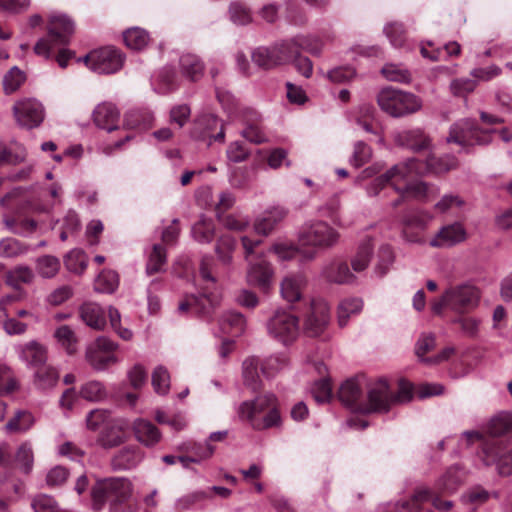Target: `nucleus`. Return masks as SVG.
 Instances as JSON below:
<instances>
[{
  "label": "nucleus",
  "instance_id": "54",
  "mask_svg": "<svg viewBox=\"0 0 512 512\" xmlns=\"http://www.w3.org/2000/svg\"><path fill=\"white\" fill-rule=\"evenodd\" d=\"M258 360L256 358H247L243 362V377L245 384L256 391L260 387L259 375L257 371Z\"/></svg>",
  "mask_w": 512,
  "mask_h": 512
},
{
  "label": "nucleus",
  "instance_id": "60",
  "mask_svg": "<svg viewBox=\"0 0 512 512\" xmlns=\"http://www.w3.org/2000/svg\"><path fill=\"white\" fill-rule=\"evenodd\" d=\"M26 77L23 71L17 67L11 68L4 76L3 88L7 94L15 92L25 81Z\"/></svg>",
  "mask_w": 512,
  "mask_h": 512
},
{
  "label": "nucleus",
  "instance_id": "9",
  "mask_svg": "<svg viewBox=\"0 0 512 512\" xmlns=\"http://www.w3.org/2000/svg\"><path fill=\"white\" fill-rule=\"evenodd\" d=\"M476 458L484 467L495 466L500 476L512 475V447H504L499 441L486 440Z\"/></svg>",
  "mask_w": 512,
  "mask_h": 512
},
{
  "label": "nucleus",
  "instance_id": "33",
  "mask_svg": "<svg viewBox=\"0 0 512 512\" xmlns=\"http://www.w3.org/2000/svg\"><path fill=\"white\" fill-rule=\"evenodd\" d=\"M133 432L136 439L148 447L157 444L161 438L158 428L152 422L145 419L134 421Z\"/></svg>",
  "mask_w": 512,
  "mask_h": 512
},
{
  "label": "nucleus",
  "instance_id": "44",
  "mask_svg": "<svg viewBox=\"0 0 512 512\" xmlns=\"http://www.w3.org/2000/svg\"><path fill=\"white\" fill-rule=\"evenodd\" d=\"M35 268L42 278H53L60 270V261L55 256L44 255L36 259Z\"/></svg>",
  "mask_w": 512,
  "mask_h": 512
},
{
  "label": "nucleus",
  "instance_id": "2",
  "mask_svg": "<svg viewBox=\"0 0 512 512\" xmlns=\"http://www.w3.org/2000/svg\"><path fill=\"white\" fill-rule=\"evenodd\" d=\"M423 174L422 166L414 158L399 162L384 173L376 176L366 186L365 190L369 197H376L387 186L394 191H400L406 183L417 176Z\"/></svg>",
  "mask_w": 512,
  "mask_h": 512
},
{
  "label": "nucleus",
  "instance_id": "53",
  "mask_svg": "<svg viewBox=\"0 0 512 512\" xmlns=\"http://www.w3.org/2000/svg\"><path fill=\"white\" fill-rule=\"evenodd\" d=\"M152 385L156 393L166 395L170 389V375L164 366H157L152 373Z\"/></svg>",
  "mask_w": 512,
  "mask_h": 512
},
{
  "label": "nucleus",
  "instance_id": "27",
  "mask_svg": "<svg viewBox=\"0 0 512 512\" xmlns=\"http://www.w3.org/2000/svg\"><path fill=\"white\" fill-rule=\"evenodd\" d=\"M92 116L97 127L110 132L116 129L120 112L114 104L103 102L95 107Z\"/></svg>",
  "mask_w": 512,
  "mask_h": 512
},
{
  "label": "nucleus",
  "instance_id": "8",
  "mask_svg": "<svg viewBox=\"0 0 512 512\" xmlns=\"http://www.w3.org/2000/svg\"><path fill=\"white\" fill-rule=\"evenodd\" d=\"M74 33V22L64 14H52L48 23V37L40 39L34 51L48 58L55 45H66Z\"/></svg>",
  "mask_w": 512,
  "mask_h": 512
},
{
  "label": "nucleus",
  "instance_id": "29",
  "mask_svg": "<svg viewBox=\"0 0 512 512\" xmlns=\"http://www.w3.org/2000/svg\"><path fill=\"white\" fill-rule=\"evenodd\" d=\"M144 455L137 446H127L119 450L112 458L111 465L114 470H129L135 468Z\"/></svg>",
  "mask_w": 512,
  "mask_h": 512
},
{
  "label": "nucleus",
  "instance_id": "50",
  "mask_svg": "<svg viewBox=\"0 0 512 512\" xmlns=\"http://www.w3.org/2000/svg\"><path fill=\"white\" fill-rule=\"evenodd\" d=\"M80 396L91 402H98L106 398L107 392L102 383L98 381H89L81 386Z\"/></svg>",
  "mask_w": 512,
  "mask_h": 512
},
{
  "label": "nucleus",
  "instance_id": "45",
  "mask_svg": "<svg viewBox=\"0 0 512 512\" xmlns=\"http://www.w3.org/2000/svg\"><path fill=\"white\" fill-rule=\"evenodd\" d=\"M166 264V251L161 244H155L152 247L146 264L148 275L162 272Z\"/></svg>",
  "mask_w": 512,
  "mask_h": 512
},
{
  "label": "nucleus",
  "instance_id": "36",
  "mask_svg": "<svg viewBox=\"0 0 512 512\" xmlns=\"http://www.w3.org/2000/svg\"><path fill=\"white\" fill-rule=\"evenodd\" d=\"M59 380L58 370L51 365H42L36 368L33 375V384L37 389L49 390L56 386Z\"/></svg>",
  "mask_w": 512,
  "mask_h": 512
},
{
  "label": "nucleus",
  "instance_id": "63",
  "mask_svg": "<svg viewBox=\"0 0 512 512\" xmlns=\"http://www.w3.org/2000/svg\"><path fill=\"white\" fill-rule=\"evenodd\" d=\"M394 262V253L389 245H383L378 251V262L375 271L379 276H384Z\"/></svg>",
  "mask_w": 512,
  "mask_h": 512
},
{
  "label": "nucleus",
  "instance_id": "42",
  "mask_svg": "<svg viewBox=\"0 0 512 512\" xmlns=\"http://www.w3.org/2000/svg\"><path fill=\"white\" fill-rule=\"evenodd\" d=\"M363 308V301L359 298L344 299L338 306V324L340 327L347 325L351 316L359 314Z\"/></svg>",
  "mask_w": 512,
  "mask_h": 512
},
{
  "label": "nucleus",
  "instance_id": "38",
  "mask_svg": "<svg viewBox=\"0 0 512 512\" xmlns=\"http://www.w3.org/2000/svg\"><path fill=\"white\" fill-rule=\"evenodd\" d=\"M219 325L223 333L240 336L246 329V320L241 313L229 311L222 315Z\"/></svg>",
  "mask_w": 512,
  "mask_h": 512
},
{
  "label": "nucleus",
  "instance_id": "22",
  "mask_svg": "<svg viewBox=\"0 0 512 512\" xmlns=\"http://www.w3.org/2000/svg\"><path fill=\"white\" fill-rule=\"evenodd\" d=\"M467 238L465 227L460 222L444 225L431 238L429 245L433 248H448L462 243Z\"/></svg>",
  "mask_w": 512,
  "mask_h": 512
},
{
  "label": "nucleus",
  "instance_id": "31",
  "mask_svg": "<svg viewBox=\"0 0 512 512\" xmlns=\"http://www.w3.org/2000/svg\"><path fill=\"white\" fill-rule=\"evenodd\" d=\"M338 397L345 406L359 412L358 406L363 402L362 387L356 379H348L340 386Z\"/></svg>",
  "mask_w": 512,
  "mask_h": 512
},
{
  "label": "nucleus",
  "instance_id": "58",
  "mask_svg": "<svg viewBox=\"0 0 512 512\" xmlns=\"http://www.w3.org/2000/svg\"><path fill=\"white\" fill-rule=\"evenodd\" d=\"M186 452H190L195 457L197 463L208 460L215 452V447L209 443H188L183 448Z\"/></svg>",
  "mask_w": 512,
  "mask_h": 512
},
{
  "label": "nucleus",
  "instance_id": "57",
  "mask_svg": "<svg viewBox=\"0 0 512 512\" xmlns=\"http://www.w3.org/2000/svg\"><path fill=\"white\" fill-rule=\"evenodd\" d=\"M125 441L124 433L115 427L105 429L99 436V444L106 449L114 448Z\"/></svg>",
  "mask_w": 512,
  "mask_h": 512
},
{
  "label": "nucleus",
  "instance_id": "51",
  "mask_svg": "<svg viewBox=\"0 0 512 512\" xmlns=\"http://www.w3.org/2000/svg\"><path fill=\"white\" fill-rule=\"evenodd\" d=\"M34 424V417L30 412L19 411L11 418L7 424L6 429L10 432H25Z\"/></svg>",
  "mask_w": 512,
  "mask_h": 512
},
{
  "label": "nucleus",
  "instance_id": "30",
  "mask_svg": "<svg viewBox=\"0 0 512 512\" xmlns=\"http://www.w3.org/2000/svg\"><path fill=\"white\" fill-rule=\"evenodd\" d=\"M81 320L94 330H102L106 325V317L103 308L94 302H85L79 308Z\"/></svg>",
  "mask_w": 512,
  "mask_h": 512
},
{
  "label": "nucleus",
  "instance_id": "10",
  "mask_svg": "<svg viewBox=\"0 0 512 512\" xmlns=\"http://www.w3.org/2000/svg\"><path fill=\"white\" fill-rule=\"evenodd\" d=\"M117 349V343L105 336H100L86 347L85 359L93 369L104 371L118 363Z\"/></svg>",
  "mask_w": 512,
  "mask_h": 512
},
{
  "label": "nucleus",
  "instance_id": "48",
  "mask_svg": "<svg viewBox=\"0 0 512 512\" xmlns=\"http://www.w3.org/2000/svg\"><path fill=\"white\" fill-rule=\"evenodd\" d=\"M372 251L373 244L371 240H365L361 243L356 255L351 261L352 268L355 272H361L368 267Z\"/></svg>",
  "mask_w": 512,
  "mask_h": 512
},
{
  "label": "nucleus",
  "instance_id": "20",
  "mask_svg": "<svg viewBox=\"0 0 512 512\" xmlns=\"http://www.w3.org/2000/svg\"><path fill=\"white\" fill-rule=\"evenodd\" d=\"M13 113L18 124L26 128L37 127L44 118L41 103L32 99L16 102L13 106Z\"/></svg>",
  "mask_w": 512,
  "mask_h": 512
},
{
  "label": "nucleus",
  "instance_id": "52",
  "mask_svg": "<svg viewBox=\"0 0 512 512\" xmlns=\"http://www.w3.org/2000/svg\"><path fill=\"white\" fill-rule=\"evenodd\" d=\"M236 241L230 235H223L217 242L215 251L219 260L228 265L232 262V253L235 249Z\"/></svg>",
  "mask_w": 512,
  "mask_h": 512
},
{
  "label": "nucleus",
  "instance_id": "62",
  "mask_svg": "<svg viewBox=\"0 0 512 512\" xmlns=\"http://www.w3.org/2000/svg\"><path fill=\"white\" fill-rule=\"evenodd\" d=\"M372 158V149L366 143L358 141L354 145L353 154L350 158V164L356 168L368 163Z\"/></svg>",
  "mask_w": 512,
  "mask_h": 512
},
{
  "label": "nucleus",
  "instance_id": "25",
  "mask_svg": "<svg viewBox=\"0 0 512 512\" xmlns=\"http://www.w3.org/2000/svg\"><path fill=\"white\" fill-rule=\"evenodd\" d=\"M193 135L198 139L208 141V145H211L212 141L223 142L225 138L221 122L213 115L202 117L197 122Z\"/></svg>",
  "mask_w": 512,
  "mask_h": 512
},
{
  "label": "nucleus",
  "instance_id": "13",
  "mask_svg": "<svg viewBox=\"0 0 512 512\" xmlns=\"http://www.w3.org/2000/svg\"><path fill=\"white\" fill-rule=\"evenodd\" d=\"M491 140L487 131L479 129L473 121L462 120L451 126L448 143H456L464 149L473 145H484Z\"/></svg>",
  "mask_w": 512,
  "mask_h": 512
},
{
  "label": "nucleus",
  "instance_id": "11",
  "mask_svg": "<svg viewBox=\"0 0 512 512\" xmlns=\"http://www.w3.org/2000/svg\"><path fill=\"white\" fill-rule=\"evenodd\" d=\"M95 73L111 74L121 69L124 62L122 53L113 47H103L88 53L86 56L77 59Z\"/></svg>",
  "mask_w": 512,
  "mask_h": 512
},
{
  "label": "nucleus",
  "instance_id": "16",
  "mask_svg": "<svg viewBox=\"0 0 512 512\" xmlns=\"http://www.w3.org/2000/svg\"><path fill=\"white\" fill-rule=\"evenodd\" d=\"M330 321V308L322 299H313L304 319V330L312 337L320 335Z\"/></svg>",
  "mask_w": 512,
  "mask_h": 512
},
{
  "label": "nucleus",
  "instance_id": "47",
  "mask_svg": "<svg viewBox=\"0 0 512 512\" xmlns=\"http://www.w3.org/2000/svg\"><path fill=\"white\" fill-rule=\"evenodd\" d=\"M118 285V274L112 270H103L94 283L95 290L101 293H113Z\"/></svg>",
  "mask_w": 512,
  "mask_h": 512
},
{
  "label": "nucleus",
  "instance_id": "34",
  "mask_svg": "<svg viewBox=\"0 0 512 512\" xmlns=\"http://www.w3.org/2000/svg\"><path fill=\"white\" fill-rule=\"evenodd\" d=\"M324 278L332 283L349 284L355 281V276L350 272L345 262L335 261L327 265L322 272Z\"/></svg>",
  "mask_w": 512,
  "mask_h": 512
},
{
  "label": "nucleus",
  "instance_id": "1",
  "mask_svg": "<svg viewBox=\"0 0 512 512\" xmlns=\"http://www.w3.org/2000/svg\"><path fill=\"white\" fill-rule=\"evenodd\" d=\"M241 421L248 422L254 429L263 430L278 426L281 418L276 408V398L272 394L257 396L246 400L236 409Z\"/></svg>",
  "mask_w": 512,
  "mask_h": 512
},
{
  "label": "nucleus",
  "instance_id": "18",
  "mask_svg": "<svg viewBox=\"0 0 512 512\" xmlns=\"http://www.w3.org/2000/svg\"><path fill=\"white\" fill-rule=\"evenodd\" d=\"M432 220L433 215L426 210H416L406 214L402 220L403 238L410 243H423V237L414 230L425 231Z\"/></svg>",
  "mask_w": 512,
  "mask_h": 512
},
{
  "label": "nucleus",
  "instance_id": "40",
  "mask_svg": "<svg viewBox=\"0 0 512 512\" xmlns=\"http://www.w3.org/2000/svg\"><path fill=\"white\" fill-rule=\"evenodd\" d=\"M34 279L33 270L25 265H18L6 274V283L13 288H18L21 284H31Z\"/></svg>",
  "mask_w": 512,
  "mask_h": 512
},
{
  "label": "nucleus",
  "instance_id": "23",
  "mask_svg": "<svg viewBox=\"0 0 512 512\" xmlns=\"http://www.w3.org/2000/svg\"><path fill=\"white\" fill-rule=\"evenodd\" d=\"M15 351L28 367L38 368L45 365L48 360V348L36 340L17 345Z\"/></svg>",
  "mask_w": 512,
  "mask_h": 512
},
{
  "label": "nucleus",
  "instance_id": "59",
  "mask_svg": "<svg viewBox=\"0 0 512 512\" xmlns=\"http://www.w3.org/2000/svg\"><path fill=\"white\" fill-rule=\"evenodd\" d=\"M19 388V383L9 366L0 362V394L11 393Z\"/></svg>",
  "mask_w": 512,
  "mask_h": 512
},
{
  "label": "nucleus",
  "instance_id": "3",
  "mask_svg": "<svg viewBox=\"0 0 512 512\" xmlns=\"http://www.w3.org/2000/svg\"><path fill=\"white\" fill-rule=\"evenodd\" d=\"M212 257H203L200 263L199 275L205 283L203 292L199 296L190 295L179 303L178 311L181 313L193 311L201 315H209L219 304L220 298L217 293L209 291L215 286L216 279L212 275Z\"/></svg>",
  "mask_w": 512,
  "mask_h": 512
},
{
  "label": "nucleus",
  "instance_id": "37",
  "mask_svg": "<svg viewBox=\"0 0 512 512\" xmlns=\"http://www.w3.org/2000/svg\"><path fill=\"white\" fill-rule=\"evenodd\" d=\"M404 191L408 199H414L420 202H429L438 195V189L430 187L422 181H412L406 183Z\"/></svg>",
  "mask_w": 512,
  "mask_h": 512
},
{
  "label": "nucleus",
  "instance_id": "28",
  "mask_svg": "<svg viewBox=\"0 0 512 512\" xmlns=\"http://www.w3.org/2000/svg\"><path fill=\"white\" fill-rule=\"evenodd\" d=\"M307 280L302 274L285 276L280 283L281 296L287 302L293 303L301 299Z\"/></svg>",
  "mask_w": 512,
  "mask_h": 512
},
{
  "label": "nucleus",
  "instance_id": "46",
  "mask_svg": "<svg viewBox=\"0 0 512 512\" xmlns=\"http://www.w3.org/2000/svg\"><path fill=\"white\" fill-rule=\"evenodd\" d=\"M126 46L133 50L143 49L149 42V34L142 28L134 27L127 29L123 34Z\"/></svg>",
  "mask_w": 512,
  "mask_h": 512
},
{
  "label": "nucleus",
  "instance_id": "21",
  "mask_svg": "<svg viewBox=\"0 0 512 512\" xmlns=\"http://www.w3.org/2000/svg\"><path fill=\"white\" fill-rule=\"evenodd\" d=\"M467 471L460 465L450 466L434 483L437 494L452 495L465 483Z\"/></svg>",
  "mask_w": 512,
  "mask_h": 512
},
{
  "label": "nucleus",
  "instance_id": "12",
  "mask_svg": "<svg viewBox=\"0 0 512 512\" xmlns=\"http://www.w3.org/2000/svg\"><path fill=\"white\" fill-rule=\"evenodd\" d=\"M393 392L385 379H378L369 384L367 397L358 406L362 413H385L393 406Z\"/></svg>",
  "mask_w": 512,
  "mask_h": 512
},
{
  "label": "nucleus",
  "instance_id": "56",
  "mask_svg": "<svg viewBox=\"0 0 512 512\" xmlns=\"http://www.w3.org/2000/svg\"><path fill=\"white\" fill-rule=\"evenodd\" d=\"M15 460L24 473H29L33 467L34 454L30 443H23L19 446Z\"/></svg>",
  "mask_w": 512,
  "mask_h": 512
},
{
  "label": "nucleus",
  "instance_id": "26",
  "mask_svg": "<svg viewBox=\"0 0 512 512\" xmlns=\"http://www.w3.org/2000/svg\"><path fill=\"white\" fill-rule=\"evenodd\" d=\"M288 211L282 206H274L262 213L254 222L257 234L267 236L285 219Z\"/></svg>",
  "mask_w": 512,
  "mask_h": 512
},
{
  "label": "nucleus",
  "instance_id": "35",
  "mask_svg": "<svg viewBox=\"0 0 512 512\" xmlns=\"http://www.w3.org/2000/svg\"><path fill=\"white\" fill-rule=\"evenodd\" d=\"M180 70L190 81H198L204 73V63L194 54H183L179 60Z\"/></svg>",
  "mask_w": 512,
  "mask_h": 512
},
{
  "label": "nucleus",
  "instance_id": "32",
  "mask_svg": "<svg viewBox=\"0 0 512 512\" xmlns=\"http://www.w3.org/2000/svg\"><path fill=\"white\" fill-rule=\"evenodd\" d=\"M284 47L293 52V56L300 49L309 52L312 55L319 56L323 49V42L316 36H297L291 40L284 41Z\"/></svg>",
  "mask_w": 512,
  "mask_h": 512
},
{
  "label": "nucleus",
  "instance_id": "39",
  "mask_svg": "<svg viewBox=\"0 0 512 512\" xmlns=\"http://www.w3.org/2000/svg\"><path fill=\"white\" fill-rule=\"evenodd\" d=\"M457 167V159L454 156H445L437 158L435 155H429L426 159L425 167H422L423 173L440 174Z\"/></svg>",
  "mask_w": 512,
  "mask_h": 512
},
{
  "label": "nucleus",
  "instance_id": "15",
  "mask_svg": "<svg viewBox=\"0 0 512 512\" xmlns=\"http://www.w3.org/2000/svg\"><path fill=\"white\" fill-rule=\"evenodd\" d=\"M440 494L435 493L434 489L431 490L426 486H418L412 497L409 500L402 501L399 504L400 512H419L421 506L430 501L432 505L441 512H448L453 507V502L450 500H442Z\"/></svg>",
  "mask_w": 512,
  "mask_h": 512
},
{
  "label": "nucleus",
  "instance_id": "43",
  "mask_svg": "<svg viewBox=\"0 0 512 512\" xmlns=\"http://www.w3.org/2000/svg\"><path fill=\"white\" fill-rule=\"evenodd\" d=\"M512 430V413L501 412L495 415L487 425V431L491 436L499 437Z\"/></svg>",
  "mask_w": 512,
  "mask_h": 512
},
{
  "label": "nucleus",
  "instance_id": "4",
  "mask_svg": "<svg viewBox=\"0 0 512 512\" xmlns=\"http://www.w3.org/2000/svg\"><path fill=\"white\" fill-rule=\"evenodd\" d=\"M336 229L324 221L305 224L299 232V245L306 259H314L317 252L333 247L339 241Z\"/></svg>",
  "mask_w": 512,
  "mask_h": 512
},
{
  "label": "nucleus",
  "instance_id": "14",
  "mask_svg": "<svg viewBox=\"0 0 512 512\" xmlns=\"http://www.w3.org/2000/svg\"><path fill=\"white\" fill-rule=\"evenodd\" d=\"M269 334L283 344L291 343L299 333L298 318L284 310L276 311L267 324Z\"/></svg>",
  "mask_w": 512,
  "mask_h": 512
},
{
  "label": "nucleus",
  "instance_id": "5",
  "mask_svg": "<svg viewBox=\"0 0 512 512\" xmlns=\"http://www.w3.org/2000/svg\"><path fill=\"white\" fill-rule=\"evenodd\" d=\"M132 493V484L126 478H109L98 481L92 488V508L101 510L106 502L111 503V511L119 512L118 504L126 501Z\"/></svg>",
  "mask_w": 512,
  "mask_h": 512
},
{
  "label": "nucleus",
  "instance_id": "7",
  "mask_svg": "<svg viewBox=\"0 0 512 512\" xmlns=\"http://www.w3.org/2000/svg\"><path fill=\"white\" fill-rule=\"evenodd\" d=\"M377 102L380 108L392 117L412 114L422 107V102L416 95L390 87L379 92Z\"/></svg>",
  "mask_w": 512,
  "mask_h": 512
},
{
  "label": "nucleus",
  "instance_id": "6",
  "mask_svg": "<svg viewBox=\"0 0 512 512\" xmlns=\"http://www.w3.org/2000/svg\"><path fill=\"white\" fill-rule=\"evenodd\" d=\"M479 297L478 290L472 285L450 286L432 303L431 308L435 314H441L444 309L465 313L477 306Z\"/></svg>",
  "mask_w": 512,
  "mask_h": 512
},
{
  "label": "nucleus",
  "instance_id": "24",
  "mask_svg": "<svg viewBox=\"0 0 512 512\" xmlns=\"http://www.w3.org/2000/svg\"><path fill=\"white\" fill-rule=\"evenodd\" d=\"M393 139L396 145L421 152L431 149V139L419 128L395 132Z\"/></svg>",
  "mask_w": 512,
  "mask_h": 512
},
{
  "label": "nucleus",
  "instance_id": "41",
  "mask_svg": "<svg viewBox=\"0 0 512 512\" xmlns=\"http://www.w3.org/2000/svg\"><path fill=\"white\" fill-rule=\"evenodd\" d=\"M54 338L57 343L65 349L68 354H74L77 349L78 339L73 329L68 325H61L54 331Z\"/></svg>",
  "mask_w": 512,
  "mask_h": 512
},
{
  "label": "nucleus",
  "instance_id": "49",
  "mask_svg": "<svg viewBox=\"0 0 512 512\" xmlns=\"http://www.w3.org/2000/svg\"><path fill=\"white\" fill-rule=\"evenodd\" d=\"M87 261L85 252L80 249H73L64 257L65 267L77 274H81L86 269Z\"/></svg>",
  "mask_w": 512,
  "mask_h": 512
},
{
  "label": "nucleus",
  "instance_id": "17",
  "mask_svg": "<svg viewBox=\"0 0 512 512\" xmlns=\"http://www.w3.org/2000/svg\"><path fill=\"white\" fill-rule=\"evenodd\" d=\"M245 278L248 285L267 292L274 279V270L264 259L251 260L247 262Z\"/></svg>",
  "mask_w": 512,
  "mask_h": 512
},
{
  "label": "nucleus",
  "instance_id": "61",
  "mask_svg": "<svg viewBox=\"0 0 512 512\" xmlns=\"http://www.w3.org/2000/svg\"><path fill=\"white\" fill-rule=\"evenodd\" d=\"M381 73L388 81L408 83L411 80L409 71L400 65L386 64Z\"/></svg>",
  "mask_w": 512,
  "mask_h": 512
},
{
  "label": "nucleus",
  "instance_id": "64",
  "mask_svg": "<svg viewBox=\"0 0 512 512\" xmlns=\"http://www.w3.org/2000/svg\"><path fill=\"white\" fill-rule=\"evenodd\" d=\"M31 505L35 512H60L57 502L45 494L36 496Z\"/></svg>",
  "mask_w": 512,
  "mask_h": 512
},
{
  "label": "nucleus",
  "instance_id": "55",
  "mask_svg": "<svg viewBox=\"0 0 512 512\" xmlns=\"http://www.w3.org/2000/svg\"><path fill=\"white\" fill-rule=\"evenodd\" d=\"M192 235L201 243H209L214 237V225L212 221L201 219L192 227Z\"/></svg>",
  "mask_w": 512,
  "mask_h": 512
},
{
  "label": "nucleus",
  "instance_id": "19",
  "mask_svg": "<svg viewBox=\"0 0 512 512\" xmlns=\"http://www.w3.org/2000/svg\"><path fill=\"white\" fill-rule=\"evenodd\" d=\"M293 52L284 47V42L273 47H259L252 53L253 62L263 68L271 69L277 65L290 61Z\"/></svg>",
  "mask_w": 512,
  "mask_h": 512
}]
</instances>
